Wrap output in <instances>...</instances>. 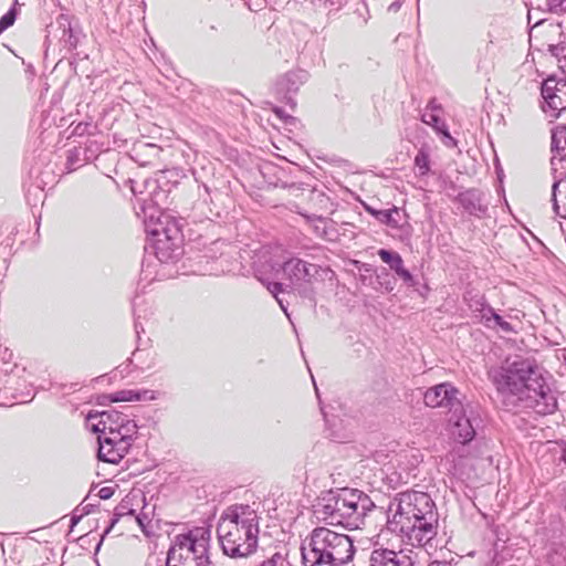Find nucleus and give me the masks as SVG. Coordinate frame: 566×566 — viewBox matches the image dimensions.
I'll list each match as a JSON object with an SVG mask.
<instances>
[{
    "label": "nucleus",
    "instance_id": "25",
    "mask_svg": "<svg viewBox=\"0 0 566 566\" xmlns=\"http://www.w3.org/2000/svg\"><path fill=\"white\" fill-rule=\"evenodd\" d=\"M547 52L555 57L560 70L566 73V43L559 42L556 44H548Z\"/></svg>",
    "mask_w": 566,
    "mask_h": 566
},
{
    "label": "nucleus",
    "instance_id": "29",
    "mask_svg": "<svg viewBox=\"0 0 566 566\" xmlns=\"http://www.w3.org/2000/svg\"><path fill=\"white\" fill-rule=\"evenodd\" d=\"M17 18V11L14 8L10 9L0 19V34L11 27Z\"/></svg>",
    "mask_w": 566,
    "mask_h": 566
},
{
    "label": "nucleus",
    "instance_id": "15",
    "mask_svg": "<svg viewBox=\"0 0 566 566\" xmlns=\"http://www.w3.org/2000/svg\"><path fill=\"white\" fill-rule=\"evenodd\" d=\"M369 566H413V562L402 552L377 548L370 554Z\"/></svg>",
    "mask_w": 566,
    "mask_h": 566
},
{
    "label": "nucleus",
    "instance_id": "32",
    "mask_svg": "<svg viewBox=\"0 0 566 566\" xmlns=\"http://www.w3.org/2000/svg\"><path fill=\"white\" fill-rule=\"evenodd\" d=\"M114 495V488L113 486H103L98 490L97 496L101 500H108Z\"/></svg>",
    "mask_w": 566,
    "mask_h": 566
},
{
    "label": "nucleus",
    "instance_id": "12",
    "mask_svg": "<svg viewBox=\"0 0 566 566\" xmlns=\"http://www.w3.org/2000/svg\"><path fill=\"white\" fill-rule=\"evenodd\" d=\"M423 401L427 407L442 408L451 412L462 409L460 391L450 382H442L428 388L423 394Z\"/></svg>",
    "mask_w": 566,
    "mask_h": 566
},
{
    "label": "nucleus",
    "instance_id": "24",
    "mask_svg": "<svg viewBox=\"0 0 566 566\" xmlns=\"http://www.w3.org/2000/svg\"><path fill=\"white\" fill-rule=\"evenodd\" d=\"M488 317L484 319V325L489 328L499 327L504 333H513L514 328L511 323L506 322L502 316L493 310H488Z\"/></svg>",
    "mask_w": 566,
    "mask_h": 566
},
{
    "label": "nucleus",
    "instance_id": "3",
    "mask_svg": "<svg viewBox=\"0 0 566 566\" xmlns=\"http://www.w3.org/2000/svg\"><path fill=\"white\" fill-rule=\"evenodd\" d=\"M260 514L248 504L229 506L220 516L217 527L223 553L232 558L248 557L256 551Z\"/></svg>",
    "mask_w": 566,
    "mask_h": 566
},
{
    "label": "nucleus",
    "instance_id": "27",
    "mask_svg": "<svg viewBox=\"0 0 566 566\" xmlns=\"http://www.w3.org/2000/svg\"><path fill=\"white\" fill-rule=\"evenodd\" d=\"M85 163H81V149L73 148L67 151L66 168L69 171H74Z\"/></svg>",
    "mask_w": 566,
    "mask_h": 566
},
{
    "label": "nucleus",
    "instance_id": "1",
    "mask_svg": "<svg viewBox=\"0 0 566 566\" xmlns=\"http://www.w3.org/2000/svg\"><path fill=\"white\" fill-rule=\"evenodd\" d=\"M493 382L504 399H513L537 413H553L556 398L547 385L543 369L530 358L506 360L493 375Z\"/></svg>",
    "mask_w": 566,
    "mask_h": 566
},
{
    "label": "nucleus",
    "instance_id": "8",
    "mask_svg": "<svg viewBox=\"0 0 566 566\" xmlns=\"http://www.w3.org/2000/svg\"><path fill=\"white\" fill-rule=\"evenodd\" d=\"M210 542L211 531L208 527H196L175 536L167 553L191 566H216L211 558Z\"/></svg>",
    "mask_w": 566,
    "mask_h": 566
},
{
    "label": "nucleus",
    "instance_id": "9",
    "mask_svg": "<svg viewBox=\"0 0 566 566\" xmlns=\"http://www.w3.org/2000/svg\"><path fill=\"white\" fill-rule=\"evenodd\" d=\"M284 279L289 281L286 287L296 291L303 296L311 294L310 285L319 272V266L298 258H291L282 265Z\"/></svg>",
    "mask_w": 566,
    "mask_h": 566
},
{
    "label": "nucleus",
    "instance_id": "35",
    "mask_svg": "<svg viewBox=\"0 0 566 566\" xmlns=\"http://www.w3.org/2000/svg\"><path fill=\"white\" fill-rule=\"evenodd\" d=\"M317 220H318V222H321V223H323L325 226V221L322 218H318ZM315 232L318 235L323 237V235L326 234V229H325V227L323 229H321V227H316Z\"/></svg>",
    "mask_w": 566,
    "mask_h": 566
},
{
    "label": "nucleus",
    "instance_id": "2",
    "mask_svg": "<svg viewBox=\"0 0 566 566\" xmlns=\"http://www.w3.org/2000/svg\"><path fill=\"white\" fill-rule=\"evenodd\" d=\"M387 525L390 531L405 536L410 545L427 546L437 535L434 502L423 492H401L389 504Z\"/></svg>",
    "mask_w": 566,
    "mask_h": 566
},
{
    "label": "nucleus",
    "instance_id": "16",
    "mask_svg": "<svg viewBox=\"0 0 566 566\" xmlns=\"http://www.w3.org/2000/svg\"><path fill=\"white\" fill-rule=\"evenodd\" d=\"M457 200L471 216L483 217L488 212V203L484 193L476 189H468L458 195Z\"/></svg>",
    "mask_w": 566,
    "mask_h": 566
},
{
    "label": "nucleus",
    "instance_id": "28",
    "mask_svg": "<svg viewBox=\"0 0 566 566\" xmlns=\"http://www.w3.org/2000/svg\"><path fill=\"white\" fill-rule=\"evenodd\" d=\"M269 292L276 298L277 303L280 304L281 308L284 311L285 314H287L286 307L284 306L282 300L277 297L279 293L284 292L285 289L283 287V283L280 282H269L266 285Z\"/></svg>",
    "mask_w": 566,
    "mask_h": 566
},
{
    "label": "nucleus",
    "instance_id": "7",
    "mask_svg": "<svg viewBox=\"0 0 566 566\" xmlns=\"http://www.w3.org/2000/svg\"><path fill=\"white\" fill-rule=\"evenodd\" d=\"M146 231L153 237L155 255L160 262L175 261L182 254L181 228L171 216L160 212L154 220L150 214Z\"/></svg>",
    "mask_w": 566,
    "mask_h": 566
},
{
    "label": "nucleus",
    "instance_id": "31",
    "mask_svg": "<svg viewBox=\"0 0 566 566\" xmlns=\"http://www.w3.org/2000/svg\"><path fill=\"white\" fill-rule=\"evenodd\" d=\"M125 514H130L133 515L134 514V511L133 510H128L126 511V506L125 505H118L116 509H115V513H114V518L112 521V526L118 521V518L120 516H124Z\"/></svg>",
    "mask_w": 566,
    "mask_h": 566
},
{
    "label": "nucleus",
    "instance_id": "22",
    "mask_svg": "<svg viewBox=\"0 0 566 566\" xmlns=\"http://www.w3.org/2000/svg\"><path fill=\"white\" fill-rule=\"evenodd\" d=\"M366 210L374 216L379 222L392 228L398 229L401 220V213L398 208L394 207L387 210H377L371 207H366Z\"/></svg>",
    "mask_w": 566,
    "mask_h": 566
},
{
    "label": "nucleus",
    "instance_id": "17",
    "mask_svg": "<svg viewBox=\"0 0 566 566\" xmlns=\"http://www.w3.org/2000/svg\"><path fill=\"white\" fill-rule=\"evenodd\" d=\"M308 74L304 70H294L282 75L276 82V90L280 94L291 95L298 92L300 87L306 83Z\"/></svg>",
    "mask_w": 566,
    "mask_h": 566
},
{
    "label": "nucleus",
    "instance_id": "26",
    "mask_svg": "<svg viewBox=\"0 0 566 566\" xmlns=\"http://www.w3.org/2000/svg\"><path fill=\"white\" fill-rule=\"evenodd\" d=\"M343 7H348L366 23L369 17L367 4L364 0H343Z\"/></svg>",
    "mask_w": 566,
    "mask_h": 566
},
{
    "label": "nucleus",
    "instance_id": "6",
    "mask_svg": "<svg viewBox=\"0 0 566 566\" xmlns=\"http://www.w3.org/2000/svg\"><path fill=\"white\" fill-rule=\"evenodd\" d=\"M373 507L374 503L364 492L340 489L323 496L316 505V513L328 524L357 530L364 524V517Z\"/></svg>",
    "mask_w": 566,
    "mask_h": 566
},
{
    "label": "nucleus",
    "instance_id": "5",
    "mask_svg": "<svg viewBox=\"0 0 566 566\" xmlns=\"http://www.w3.org/2000/svg\"><path fill=\"white\" fill-rule=\"evenodd\" d=\"M353 539L324 526L312 530L301 543L303 566H344L353 560Z\"/></svg>",
    "mask_w": 566,
    "mask_h": 566
},
{
    "label": "nucleus",
    "instance_id": "30",
    "mask_svg": "<svg viewBox=\"0 0 566 566\" xmlns=\"http://www.w3.org/2000/svg\"><path fill=\"white\" fill-rule=\"evenodd\" d=\"M546 6L553 13H562L566 11V0H546Z\"/></svg>",
    "mask_w": 566,
    "mask_h": 566
},
{
    "label": "nucleus",
    "instance_id": "4",
    "mask_svg": "<svg viewBox=\"0 0 566 566\" xmlns=\"http://www.w3.org/2000/svg\"><path fill=\"white\" fill-rule=\"evenodd\" d=\"M86 426L98 434V459L113 464L125 457L137 434L136 422L114 409L90 411L86 416Z\"/></svg>",
    "mask_w": 566,
    "mask_h": 566
},
{
    "label": "nucleus",
    "instance_id": "23",
    "mask_svg": "<svg viewBox=\"0 0 566 566\" xmlns=\"http://www.w3.org/2000/svg\"><path fill=\"white\" fill-rule=\"evenodd\" d=\"M431 148L428 144H422L418 149L413 165L417 171V175L420 177L428 176L431 169Z\"/></svg>",
    "mask_w": 566,
    "mask_h": 566
},
{
    "label": "nucleus",
    "instance_id": "10",
    "mask_svg": "<svg viewBox=\"0 0 566 566\" xmlns=\"http://www.w3.org/2000/svg\"><path fill=\"white\" fill-rule=\"evenodd\" d=\"M542 109L552 119L566 111V76H549L542 83Z\"/></svg>",
    "mask_w": 566,
    "mask_h": 566
},
{
    "label": "nucleus",
    "instance_id": "33",
    "mask_svg": "<svg viewBox=\"0 0 566 566\" xmlns=\"http://www.w3.org/2000/svg\"><path fill=\"white\" fill-rule=\"evenodd\" d=\"M143 147L148 149L153 155H158L161 151V148L154 144H144Z\"/></svg>",
    "mask_w": 566,
    "mask_h": 566
},
{
    "label": "nucleus",
    "instance_id": "11",
    "mask_svg": "<svg viewBox=\"0 0 566 566\" xmlns=\"http://www.w3.org/2000/svg\"><path fill=\"white\" fill-rule=\"evenodd\" d=\"M478 422L479 418L474 406L462 403V409L451 411L450 432L458 442L465 444L475 437Z\"/></svg>",
    "mask_w": 566,
    "mask_h": 566
},
{
    "label": "nucleus",
    "instance_id": "37",
    "mask_svg": "<svg viewBox=\"0 0 566 566\" xmlns=\"http://www.w3.org/2000/svg\"><path fill=\"white\" fill-rule=\"evenodd\" d=\"M429 566H450V565L444 562H433Z\"/></svg>",
    "mask_w": 566,
    "mask_h": 566
},
{
    "label": "nucleus",
    "instance_id": "21",
    "mask_svg": "<svg viewBox=\"0 0 566 566\" xmlns=\"http://www.w3.org/2000/svg\"><path fill=\"white\" fill-rule=\"evenodd\" d=\"M464 301L471 312L479 315L482 322H484L489 315L488 310H493V307L486 303L483 295L480 293H474L473 291H469L464 295Z\"/></svg>",
    "mask_w": 566,
    "mask_h": 566
},
{
    "label": "nucleus",
    "instance_id": "36",
    "mask_svg": "<svg viewBox=\"0 0 566 566\" xmlns=\"http://www.w3.org/2000/svg\"><path fill=\"white\" fill-rule=\"evenodd\" d=\"M560 460L563 461V463L566 465V444L564 446L563 450H562V457H560Z\"/></svg>",
    "mask_w": 566,
    "mask_h": 566
},
{
    "label": "nucleus",
    "instance_id": "19",
    "mask_svg": "<svg viewBox=\"0 0 566 566\" xmlns=\"http://www.w3.org/2000/svg\"><path fill=\"white\" fill-rule=\"evenodd\" d=\"M552 166L557 170V164L566 161V125H558L552 129Z\"/></svg>",
    "mask_w": 566,
    "mask_h": 566
},
{
    "label": "nucleus",
    "instance_id": "34",
    "mask_svg": "<svg viewBox=\"0 0 566 566\" xmlns=\"http://www.w3.org/2000/svg\"><path fill=\"white\" fill-rule=\"evenodd\" d=\"M326 2L336 10L343 8V0H326Z\"/></svg>",
    "mask_w": 566,
    "mask_h": 566
},
{
    "label": "nucleus",
    "instance_id": "18",
    "mask_svg": "<svg viewBox=\"0 0 566 566\" xmlns=\"http://www.w3.org/2000/svg\"><path fill=\"white\" fill-rule=\"evenodd\" d=\"M378 255L381 261L389 265L395 273L409 286H413L416 281L412 274L403 266L402 258L399 253L386 249H380Z\"/></svg>",
    "mask_w": 566,
    "mask_h": 566
},
{
    "label": "nucleus",
    "instance_id": "20",
    "mask_svg": "<svg viewBox=\"0 0 566 566\" xmlns=\"http://www.w3.org/2000/svg\"><path fill=\"white\" fill-rule=\"evenodd\" d=\"M552 201L555 213L566 219V177L554 181Z\"/></svg>",
    "mask_w": 566,
    "mask_h": 566
},
{
    "label": "nucleus",
    "instance_id": "14",
    "mask_svg": "<svg viewBox=\"0 0 566 566\" xmlns=\"http://www.w3.org/2000/svg\"><path fill=\"white\" fill-rule=\"evenodd\" d=\"M158 398V392L150 389H122L109 395L102 396L98 401L101 405L106 402L122 401H153Z\"/></svg>",
    "mask_w": 566,
    "mask_h": 566
},
{
    "label": "nucleus",
    "instance_id": "13",
    "mask_svg": "<svg viewBox=\"0 0 566 566\" xmlns=\"http://www.w3.org/2000/svg\"><path fill=\"white\" fill-rule=\"evenodd\" d=\"M443 108L436 98H431L420 114L423 124L431 126L434 132L441 136V142L446 147H457V140L450 135L448 126L442 118Z\"/></svg>",
    "mask_w": 566,
    "mask_h": 566
},
{
    "label": "nucleus",
    "instance_id": "38",
    "mask_svg": "<svg viewBox=\"0 0 566 566\" xmlns=\"http://www.w3.org/2000/svg\"><path fill=\"white\" fill-rule=\"evenodd\" d=\"M394 458H396V461H397L398 463H400V461H399V459H398V454H395V455H394Z\"/></svg>",
    "mask_w": 566,
    "mask_h": 566
}]
</instances>
